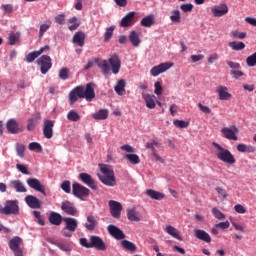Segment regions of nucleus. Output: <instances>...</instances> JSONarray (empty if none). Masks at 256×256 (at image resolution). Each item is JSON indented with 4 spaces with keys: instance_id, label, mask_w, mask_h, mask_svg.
<instances>
[{
    "instance_id": "obj_1",
    "label": "nucleus",
    "mask_w": 256,
    "mask_h": 256,
    "mask_svg": "<svg viewBox=\"0 0 256 256\" xmlns=\"http://www.w3.org/2000/svg\"><path fill=\"white\" fill-rule=\"evenodd\" d=\"M79 99H86L88 103H91L95 99V87L93 83H87L86 86H76L70 91V105H75Z\"/></svg>"
},
{
    "instance_id": "obj_2",
    "label": "nucleus",
    "mask_w": 256,
    "mask_h": 256,
    "mask_svg": "<svg viewBox=\"0 0 256 256\" xmlns=\"http://www.w3.org/2000/svg\"><path fill=\"white\" fill-rule=\"evenodd\" d=\"M100 171L103 175L98 174V178L107 187H115L117 181L115 180V172L111 169V166L107 164H99Z\"/></svg>"
},
{
    "instance_id": "obj_3",
    "label": "nucleus",
    "mask_w": 256,
    "mask_h": 256,
    "mask_svg": "<svg viewBox=\"0 0 256 256\" xmlns=\"http://www.w3.org/2000/svg\"><path fill=\"white\" fill-rule=\"evenodd\" d=\"M212 145L216 149V157L219 161H222V163H226L227 165H235V163H237V160L231 151L223 148V146L217 142H213Z\"/></svg>"
},
{
    "instance_id": "obj_4",
    "label": "nucleus",
    "mask_w": 256,
    "mask_h": 256,
    "mask_svg": "<svg viewBox=\"0 0 256 256\" xmlns=\"http://www.w3.org/2000/svg\"><path fill=\"white\" fill-rule=\"evenodd\" d=\"M79 243L82 247H85V249H97V251H107V245H105V242L99 236H90V242L87 241V238H80Z\"/></svg>"
},
{
    "instance_id": "obj_5",
    "label": "nucleus",
    "mask_w": 256,
    "mask_h": 256,
    "mask_svg": "<svg viewBox=\"0 0 256 256\" xmlns=\"http://www.w3.org/2000/svg\"><path fill=\"white\" fill-rule=\"evenodd\" d=\"M90 193L91 191L89 190V188L77 182L72 184V194L74 195V197H77L81 201H83V198L87 197Z\"/></svg>"
},
{
    "instance_id": "obj_6",
    "label": "nucleus",
    "mask_w": 256,
    "mask_h": 256,
    "mask_svg": "<svg viewBox=\"0 0 256 256\" xmlns=\"http://www.w3.org/2000/svg\"><path fill=\"white\" fill-rule=\"evenodd\" d=\"M37 64L40 66V71L42 75H47V73H49V70L53 67L51 56L48 55H42L37 60Z\"/></svg>"
},
{
    "instance_id": "obj_7",
    "label": "nucleus",
    "mask_w": 256,
    "mask_h": 256,
    "mask_svg": "<svg viewBox=\"0 0 256 256\" xmlns=\"http://www.w3.org/2000/svg\"><path fill=\"white\" fill-rule=\"evenodd\" d=\"M222 137L228 139V141H238L237 133H239V128L237 126L223 127L221 129Z\"/></svg>"
},
{
    "instance_id": "obj_8",
    "label": "nucleus",
    "mask_w": 256,
    "mask_h": 256,
    "mask_svg": "<svg viewBox=\"0 0 256 256\" xmlns=\"http://www.w3.org/2000/svg\"><path fill=\"white\" fill-rule=\"evenodd\" d=\"M21 243H23V240L19 236H15L9 241V247L15 256H23Z\"/></svg>"
},
{
    "instance_id": "obj_9",
    "label": "nucleus",
    "mask_w": 256,
    "mask_h": 256,
    "mask_svg": "<svg viewBox=\"0 0 256 256\" xmlns=\"http://www.w3.org/2000/svg\"><path fill=\"white\" fill-rule=\"evenodd\" d=\"M173 65H174L173 62H164L157 66H154L150 70L151 76L159 77V75H161V73H165V71H169V69H171V67H173Z\"/></svg>"
},
{
    "instance_id": "obj_10",
    "label": "nucleus",
    "mask_w": 256,
    "mask_h": 256,
    "mask_svg": "<svg viewBox=\"0 0 256 256\" xmlns=\"http://www.w3.org/2000/svg\"><path fill=\"white\" fill-rule=\"evenodd\" d=\"M78 179L84 183V185H87L92 191H97L99 187H97V184L95 183V180L93 177L88 173H80L78 175Z\"/></svg>"
},
{
    "instance_id": "obj_11",
    "label": "nucleus",
    "mask_w": 256,
    "mask_h": 256,
    "mask_svg": "<svg viewBox=\"0 0 256 256\" xmlns=\"http://www.w3.org/2000/svg\"><path fill=\"white\" fill-rule=\"evenodd\" d=\"M27 185L31 188L34 189V191H38V193H42L44 197L47 196V192H45V186L41 184V181L37 178H28L27 179Z\"/></svg>"
},
{
    "instance_id": "obj_12",
    "label": "nucleus",
    "mask_w": 256,
    "mask_h": 256,
    "mask_svg": "<svg viewBox=\"0 0 256 256\" xmlns=\"http://www.w3.org/2000/svg\"><path fill=\"white\" fill-rule=\"evenodd\" d=\"M6 215H19V201L7 200L5 202Z\"/></svg>"
},
{
    "instance_id": "obj_13",
    "label": "nucleus",
    "mask_w": 256,
    "mask_h": 256,
    "mask_svg": "<svg viewBox=\"0 0 256 256\" xmlns=\"http://www.w3.org/2000/svg\"><path fill=\"white\" fill-rule=\"evenodd\" d=\"M108 205L110 207V213L112 217L115 219H119L121 217V211H123V206L120 202H117L115 200H110L108 202Z\"/></svg>"
},
{
    "instance_id": "obj_14",
    "label": "nucleus",
    "mask_w": 256,
    "mask_h": 256,
    "mask_svg": "<svg viewBox=\"0 0 256 256\" xmlns=\"http://www.w3.org/2000/svg\"><path fill=\"white\" fill-rule=\"evenodd\" d=\"M161 144L157 142V140H150L149 142L146 143V149H150L152 152L153 157L155 158L156 161H159V163H165V160L157 154V149L155 147H160Z\"/></svg>"
},
{
    "instance_id": "obj_15",
    "label": "nucleus",
    "mask_w": 256,
    "mask_h": 256,
    "mask_svg": "<svg viewBox=\"0 0 256 256\" xmlns=\"http://www.w3.org/2000/svg\"><path fill=\"white\" fill-rule=\"evenodd\" d=\"M108 62L110 63L112 73L114 75H117V73H119V71L121 70V59L119 58V55L113 54L108 59Z\"/></svg>"
},
{
    "instance_id": "obj_16",
    "label": "nucleus",
    "mask_w": 256,
    "mask_h": 256,
    "mask_svg": "<svg viewBox=\"0 0 256 256\" xmlns=\"http://www.w3.org/2000/svg\"><path fill=\"white\" fill-rule=\"evenodd\" d=\"M136 12L132 11L127 13L120 21V27H133L135 25Z\"/></svg>"
},
{
    "instance_id": "obj_17",
    "label": "nucleus",
    "mask_w": 256,
    "mask_h": 256,
    "mask_svg": "<svg viewBox=\"0 0 256 256\" xmlns=\"http://www.w3.org/2000/svg\"><path fill=\"white\" fill-rule=\"evenodd\" d=\"M61 210L66 213V215H71L72 217H75V215L79 213L75 207V204L71 203L70 201L62 202Z\"/></svg>"
},
{
    "instance_id": "obj_18",
    "label": "nucleus",
    "mask_w": 256,
    "mask_h": 256,
    "mask_svg": "<svg viewBox=\"0 0 256 256\" xmlns=\"http://www.w3.org/2000/svg\"><path fill=\"white\" fill-rule=\"evenodd\" d=\"M6 128L8 133H12V135H17V133L23 132V128L19 127V123L13 118L7 121Z\"/></svg>"
},
{
    "instance_id": "obj_19",
    "label": "nucleus",
    "mask_w": 256,
    "mask_h": 256,
    "mask_svg": "<svg viewBox=\"0 0 256 256\" xmlns=\"http://www.w3.org/2000/svg\"><path fill=\"white\" fill-rule=\"evenodd\" d=\"M63 221L65 223L64 229H66V231H70V233H75V231H77V227L79 226V222L77 221V219L71 217H64Z\"/></svg>"
},
{
    "instance_id": "obj_20",
    "label": "nucleus",
    "mask_w": 256,
    "mask_h": 256,
    "mask_svg": "<svg viewBox=\"0 0 256 256\" xmlns=\"http://www.w3.org/2000/svg\"><path fill=\"white\" fill-rule=\"evenodd\" d=\"M53 127H55V122L53 120H44L43 135L46 139H51L53 137Z\"/></svg>"
},
{
    "instance_id": "obj_21",
    "label": "nucleus",
    "mask_w": 256,
    "mask_h": 256,
    "mask_svg": "<svg viewBox=\"0 0 256 256\" xmlns=\"http://www.w3.org/2000/svg\"><path fill=\"white\" fill-rule=\"evenodd\" d=\"M108 233L118 241H121V239H125V233H123V231L119 229V227L113 224L108 226Z\"/></svg>"
},
{
    "instance_id": "obj_22",
    "label": "nucleus",
    "mask_w": 256,
    "mask_h": 256,
    "mask_svg": "<svg viewBox=\"0 0 256 256\" xmlns=\"http://www.w3.org/2000/svg\"><path fill=\"white\" fill-rule=\"evenodd\" d=\"M211 11L214 17H223V15L229 13V7L227 4H220L219 6H214Z\"/></svg>"
},
{
    "instance_id": "obj_23",
    "label": "nucleus",
    "mask_w": 256,
    "mask_h": 256,
    "mask_svg": "<svg viewBox=\"0 0 256 256\" xmlns=\"http://www.w3.org/2000/svg\"><path fill=\"white\" fill-rule=\"evenodd\" d=\"M216 93H218V99L220 101H229L232 95L229 93V89L226 86H218Z\"/></svg>"
},
{
    "instance_id": "obj_24",
    "label": "nucleus",
    "mask_w": 256,
    "mask_h": 256,
    "mask_svg": "<svg viewBox=\"0 0 256 256\" xmlns=\"http://www.w3.org/2000/svg\"><path fill=\"white\" fill-rule=\"evenodd\" d=\"M25 203L31 209H41V201L37 199V197L33 195H28L25 197Z\"/></svg>"
},
{
    "instance_id": "obj_25",
    "label": "nucleus",
    "mask_w": 256,
    "mask_h": 256,
    "mask_svg": "<svg viewBox=\"0 0 256 256\" xmlns=\"http://www.w3.org/2000/svg\"><path fill=\"white\" fill-rule=\"evenodd\" d=\"M194 236L204 243H211V236L205 230L194 229Z\"/></svg>"
},
{
    "instance_id": "obj_26",
    "label": "nucleus",
    "mask_w": 256,
    "mask_h": 256,
    "mask_svg": "<svg viewBox=\"0 0 256 256\" xmlns=\"http://www.w3.org/2000/svg\"><path fill=\"white\" fill-rule=\"evenodd\" d=\"M85 32L78 31L74 34L72 38V42L77 45L78 47H83L85 45Z\"/></svg>"
},
{
    "instance_id": "obj_27",
    "label": "nucleus",
    "mask_w": 256,
    "mask_h": 256,
    "mask_svg": "<svg viewBox=\"0 0 256 256\" xmlns=\"http://www.w3.org/2000/svg\"><path fill=\"white\" fill-rule=\"evenodd\" d=\"M10 187L15 189L17 193H27V188L25 187V184L21 182V180H11Z\"/></svg>"
},
{
    "instance_id": "obj_28",
    "label": "nucleus",
    "mask_w": 256,
    "mask_h": 256,
    "mask_svg": "<svg viewBox=\"0 0 256 256\" xmlns=\"http://www.w3.org/2000/svg\"><path fill=\"white\" fill-rule=\"evenodd\" d=\"M48 242H50L51 245H55L56 247H58L61 251H65V252L71 251V244L69 243L53 240V239H49Z\"/></svg>"
},
{
    "instance_id": "obj_29",
    "label": "nucleus",
    "mask_w": 256,
    "mask_h": 256,
    "mask_svg": "<svg viewBox=\"0 0 256 256\" xmlns=\"http://www.w3.org/2000/svg\"><path fill=\"white\" fill-rule=\"evenodd\" d=\"M142 97L146 103V107L148 109H155L156 107V103H155V99H157V97H155V95H151V94H142Z\"/></svg>"
},
{
    "instance_id": "obj_30",
    "label": "nucleus",
    "mask_w": 256,
    "mask_h": 256,
    "mask_svg": "<svg viewBox=\"0 0 256 256\" xmlns=\"http://www.w3.org/2000/svg\"><path fill=\"white\" fill-rule=\"evenodd\" d=\"M51 225L59 226L63 222V216L57 212H51L48 218Z\"/></svg>"
},
{
    "instance_id": "obj_31",
    "label": "nucleus",
    "mask_w": 256,
    "mask_h": 256,
    "mask_svg": "<svg viewBox=\"0 0 256 256\" xmlns=\"http://www.w3.org/2000/svg\"><path fill=\"white\" fill-rule=\"evenodd\" d=\"M165 231L168 235L173 237L174 239H178V241H183V237L179 234V230L171 225H167Z\"/></svg>"
},
{
    "instance_id": "obj_32",
    "label": "nucleus",
    "mask_w": 256,
    "mask_h": 256,
    "mask_svg": "<svg viewBox=\"0 0 256 256\" xmlns=\"http://www.w3.org/2000/svg\"><path fill=\"white\" fill-rule=\"evenodd\" d=\"M98 222L95 216L89 215L87 216V222L85 223V227L87 231H95V228L97 227Z\"/></svg>"
},
{
    "instance_id": "obj_33",
    "label": "nucleus",
    "mask_w": 256,
    "mask_h": 256,
    "mask_svg": "<svg viewBox=\"0 0 256 256\" xmlns=\"http://www.w3.org/2000/svg\"><path fill=\"white\" fill-rule=\"evenodd\" d=\"M140 25L142 27H153V25H155V15L150 14L144 18L141 19L140 21Z\"/></svg>"
},
{
    "instance_id": "obj_34",
    "label": "nucleus",
    "mask_w": 256,
    "mask_h": 256,
    "mask_svg": "<svg viewBox=\"0 0 256 256\" xmlns=\"http://www.w3.org/2000/svg\"><path fill=\"white\" fill-rule=\"evenodd\" d=\"M146 195L155 201H161V199H165V194L153 189L146 190Z\"/></svg>"
},
{
    "instance_id": "obj_35",
    "label": "nucleus",
    "mask_w": 256,
    "mask_h": 256,
    "mask_svg": "<svg viewBox=\"0 0 256 256\" xmlns=\"http://www.w3.org/2000/svg\"><path fill=\"white\" fill-rule=\"evenodd\" d=\"M129 41L133 47H139V45H141V38L139 37V33H137L135 30H132L129 35Z\"/></svg>"
},
{
    "instance_id": "obj_36",
    "label": "nucleus",
    "mask_w": 256,
    "mask_h": 256,
    "mask_svg": "<svg viewBox=\"0 0 256 256\" xmlns=\"http://www.w3.org/2000/svg\"><path fill=\"white\" fill-rule=\"evenodd\" d=\"M237 151H239V153H255L256 148L255 146L240 143L237 145Z\"/></svg>"
},
{
    "instance_id": "obj_37",
    "label": "nucleus",
    "mask_w": 256,
    "mask_h": 256,
    "mask_svg": "<svg viewBox=\"0 0 256 256\" xmlns=\"http://www.w3.org/2000/svg\"><path fill=\"white\" fill-rule=\"evenodd\" d=\"M121 245L125 251H130V253H135V251H137V246L129 240H122Z\"/></svg>"
},
{
    "instance_id": "obj_38",
    "label": "nucleus",
    "mask_w": 256,
    "mask_h": 256,
    "mask_svg": "<svg viewBox=\"0 0 256 256\" xmlns=\"http://www.w3.org/2000/svg\"><path fill=\"white\" fill-rule=\"evenodd\" d=\"M109 117V111L100 109L98 112L93 114V119L96 121H103Z\"/></svg>"
},
{
    "instance_id": "obj_39",
    "label": "nucleus",
    "mask_w": 256,
    "mask_h": 256,
    "mask_svg": "<svg viewBox=\"0 0 256 256\" xmlns=\"http://www.w3.org/2000/svg\"><path fill=\"white\" fill-rule=\"evenodd\" d=\"M98 67L101 69L103 75H109V71H111V66H109V62L107 60L98 61Z\"/></svg>"
},
{
    "instance_id": "obj_40",
    "label": "nucleus",
    "mask_w": 256,
    "mask_h": 256,
    "mask_svg": "<svg viewBox=\"0 0 256 256\" xmlns=\"http://www.w3.org/2000/svg\"><path fill=\"white\" fill-rule=\"evenodd\" d=\"M127 218L129 221L136 223H139V221H141V218L137 216V211L135 210V208L127 210Z\"/></svg>"
},
{
    "instance_id": "obj_41",
    "label": "nucleus",
    "mask_w": 256,
    "mask_h": 256,
    "mask_svg": "<svg viewBox=\"0 0 256 256\" xmlns=\"http://www.w3.org/2000/svg\"><path fill=\"white\" fill-rule=\"evenodd\" d=\"M125 80L124 79H120L117 82V85L114 87V91L117 93V95H123L124 91H125Z\"/></svg>"
},
{
    "instance_id": "obj_42",
    "label": "nucleus",
    "mask_w": 256,
    "mask_h": 256,
    "mask_svg": "<svg viewBox=\"0 0 256 256\" xmlns=\"http://www.w3.org/2000/svg\"><path fill=\"white\" fill-rule=\"evenodd\" d=\"M67 119L68 121L77 123V121H81V115H79L75 110H70L67 114Z\"/></svg>"
},
{
    "instance_id": "obj_43",
    "label": "nucleus",
    "mask_w": 256,
    "mask_h": 256,
    "mask_svg": "<svg viewBox=\"0 0 256 256\" xmlns=\"http://www.w3.org/2000/svg\"><path fill=\"white\" fill-rule=\"evenodd\" d=\"M52 22L51 20L46 21V23L40 25V30H39V38L43 37L47 31L51 28Z\"/></svg>"
},
{
    "instance_id": "obj_44",
    "label": "nucleus",
    "mask_w": 256,
    "mask_h": 256,
    "mask_svg": "<svg viewBox=\"0 0 256 256\" xmlns=\"http://www.w3.org/2000/svg\"><path fill=\"white\" fill-rule=\"evenodd\" d=\"M125 159H128L132 165H139V163H141V159L137 154H126Z\"/></svg>"
},
{
    "instance_id": "obj_45",
    "label": "nucleus",
    "mask_w": 256,
    "mask_h": 256,
    "mask_svg": "<svg viewBox=\"0 0 256 256\" xmlns=\"http://www.w3.org/2000/svg\"><path fill=\"white\" fill-rule=\"evenodd\" d=\"M228 46L231 47V49H233V51H243V49H245V43L243 42H230L228 43Z\"/></svg>"
},
{
    "instance_id": "obj_46",
    "label": "nucleus",
    "mask_w": 256,
    "mask_h": 256,
    "mask_svg": "<svg viewBox=\"0 0 256 256\" xmlns=\"http://www.w3.org/2000/svg\"><path fill=\"white\" fill-rule=\"evenodd\" d=\"M170 21H172V23H181V12L179 10H173Z\"/></svg>"
},
{
    "instance_id": "obj_47",
    "label": "nucleus",
    "mask_w": 256,
    "mask_h": 256,
    "mask_svg": "<svg viewBox=\"0 0 256 256\" xmlns=\"http://www.w3.org/2000/svg\"><path fill=\"white\" fill-rule=\"evenodd\" d=\"M28 149L30 151H36L37 153H41V151H43V147L41 146V144L37 143V142H32L28 145Z\"/></svg>"
},
{
    "instance_id": "obj_48",
    "label": "nucleus",
    "mask_w": 256,
    "mask_h": 256,
    "mask_svg": "<svg viewBox=\"0 0 256 256\" xmlns=\"http://www.w3.org/2000/svg\"><path fill=\"white\" fill-rule=\"evenodd\" d=\"M16 153L18 157H21V159L25 158V145L23 144H16Z\"/></svg>"
},
{
    "instance_id": "obj_49",
    "label": "nucleus",
    "mask_w": 256,
    "mask_h": 256,
    "mask_svg": "<svg viewBox=\"0 0 256 256\" xmlns=\"http://www.w3.org/2000/svg\"><path fill=\"white\" fill-rule=\"evenodd\" d=\"M41 54L39 51H33L30 52L27 56H26V61L27 63H33V61H35V59H37V57H39Z\"/></svg>"
},
{
    "instance_id": "obj_50",
    "label": "nucleus",
    "mask_w": 256,
    "mask_h": 256,
    "mask_svg": "<svg viewBox=\"0 0 256 256\" xmlns=\"http://www.w3.org/2000/svg\"><path fill=\"white\" fill-rule=\"evenodd\" d=\"M231 37L233 39H246L247 33L246 32H239L238 30H234L231 32Z\"/></svg>"
},
{
    "instance_id": "obj_51",
    "label": "nucleus",
    "mask_w": 256,
    "mask_h": 256,
    "mask_svg": "<svg viewBox=\"0 0 256 256\" xmlns=\"http://www.w3.org/2000/svg\"><path fill=\"white\" fill-rule=\"evenodd\" d=\"M21 35L19 33H11L8 37L9 45H15L19 41Z\"/></svg>"
},
{
    "instance_id": "obj_52",
    "label": "nucleus",
    "mask_w": 256,
    "mask_h": 256,
    "mask_svg": "<svg viewBox=\"0 0 256 256\" xmlns=\"http://www.w3.org/2000/svg\"><path fill=\"white\" fill-rule=\"evenodd\" d=\"M59 78L62 79V81H67L69 79V69L63 67L59 71Z\"/></svg>"
},
{
    "instance_id": "obj_53",
    "label": "nucleus",
    "mask_w": 256,
    "mask_h": 256,
    "mask_svg": "<svg viewBox=\"0 0 256 256\" xmlns=\"http://www.w3.org/2000/svg\"><path fill=\"white\" fill-rule=\"evenodd\" d=\"M246 63L248 65V67L256 66V52L246 58Z\"/></svg>"
},
{
    "instance_id": "obj_54",
    "label": "nucleus",
    "mask_w": 256,
    "mask_h": 256,
    "mask_svg": "<svg viewBox=\"0 0 256 256\" xmlns=\"http://www.w3.org/2000/svg\"><path fill=\"white\" fill-rule=\"evenodd\" d=\"M113 31H115V26H111L106 29V31L104 33V41H109V39H111V37H113Z\"/></svg>"
},
{
    "instance_id": "obj_55",
    "label": "nucleus",
    "mask_w": 256,
    "mask_h": 256,
    "mask_svg": "<svg viewBox=\"0 0 256 256\" xmlns=\"http://www.w3.org/2000/svg\"><path fill=\"white\" fill-rule=\"evenodd\" d=\"M173 124L175 127H178L179 129H185L189 127V122H185L184 120H174Z\"/></svg>"
},
{
    "instance_id": "obj_56",
    "label": "nucleus",
    "mask_w": 256,
    "mask_h": 256,
    "mask_svg": "<svg viewBox=\"0 0 256 256\" xmlns=\"http://www.w3.org/2000/svg\"><path fill=\"white\" fill-rule=\"evenodd\" d=\"M212 213H213L215 219H219V221H222V219H225V214H223V212L218 210L217 207H214L212 209Z\"/></svg>"
},
{
    "instance_id": "obj_57",
    "label": "nucleus",
    "mask_w": 256,
    "mask_h": 256,
    "mask_svg": "<svg viewBox=\"0 0 256 256\" xmlns=\"http://www.w3.org/2000/svg\"><path fill=\"white\" fill-rule=\"evenodd\" d=\"M69 23L72 25L69 26L70 31H75L79 27V22H77V17H72L69 19Z\"/></svg>"
},
{
    "instance_id": "obj_58",
    "label": "nucleus",
    "mask_w": 256,
    "mask_h": 256,
    "mask_svg": "<svg viewBox=\"0 0 256 256\" xmlns=\"http://www.w3.org/2000/svg\"><path fill=\"white\" fill-rule=\"evenodd\" d=\"M61 189L64 193H71V182L69 180L62 182Z\"/></svg>"
},
{
    "instance_id": "obj_59",
    "label": "nucleus",
    "mask_w": 256,
    "mask_h": 256,
    "mask_svg": "<svg viewBox=\"0 0 256 256\" xmlns=\"http://www.w3.org/2000/svg\"><path fill=\"white\" fill-rule=\"evenodd\" d=\"M180 9L183 13H191L193 11V4H181Z\"/></svg>"
},
{
    "instance_id": "obj_60",
    "label": "nucleus",
    "mask_w": 256,
    "mask_h": 256,
    "mask_svg": "<svg viewBox=\"0 0 256 256\" xmlns=\"http://www.w3.org/2000/svg\"><path fill=\"white\" fill-rule=\"evenodd\" d=\"M154 87L155 95H163V86H161V82H155Z\"/></svg>"
},
{
    "instance_id": "obj_61",
    "label": "nucleus",
    "mask_w": 256,
    "mask_h": 256,
    "mask_svg": "<svg viewBox=\"0 0 256 256\" xmlns=\"http://www.w3.org/2000/svg\"><path fill=\"white\" fill-rule=\"evenodd\" d=\"M234 211H236V213H240V215H245V213H247V209L244 208L241 204L235 205Z\"/></svg>"
},
{
    "instance_id": "obj_62",
    "label": "nucleus",
    "mask_w": 256,
    "mask_h": 256,
    "mask_svg": "<svg viewBox=\"0 0 256 256\" xmlns=\"http://www.w3.org/2000/svg\"><path fill=\"white\" fill-rule=\"evenodd\" d=\"M16 168L18 169V171H20V173H23V175H29L30 172L27 170V166L23 165V164H17Z\"/></svg>"
},
{
    "instance_id": "obj_63",
    "label": "nucleus",
    "mask_w": 256,
    "mask_h": 256,
    "mask_svg": "<svg viewBox=\"0 0 256 256\" xmlns=\"http://www.w3.org/2000/svg\"><path fill=\"white\" fill-rule=\"evenodd\" d=\"M1 9L4 11L5 14L13 13V6H12V4H2Z\"/></svg>"
},
{
    "instance_id": "obj_64",
    "label": "nucleus",
    "mask_w": 256,
    "mask_h": 256,
    "mask_svg": "<svg viewBox=\"0 0 256 256\" xmlns=\"http://www.w3.org/2000/svg\"><path fill=\"white\" fill-rule=\"evenodd\" d=\"M198 107L202 113H205V115L211 114V108L205 105H202L201 103H198Z\"/></svg>"
}]
</instances>
